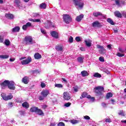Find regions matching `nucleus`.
Returning a JSON list of instances; mask_svg holds the SVG:
<instances>
[{"label":"nucleus","mask_w":126,"mask_h":126,"mask_svg":"<svg viewBox=\"0 0 126 126\" xmlns=\"http://www.w3.org/2000/svg\"><path fill=\"white\" fill-rule=\"evenodd\" d=\"M102 107H103V108H106V107H107V104L105 103V102H102L101 104Z\"/></svg>","instance_id":"55"},{"label":"nucleus","mask_w":126,"mask_h":126,"mask_svg":"<svg viewBox=\"0 0 126 126\" xmlns=\"http://www.w3.org/2000/svg\"><path fill=\"white\" fill-rule=\"evenodd\" d=\"M28 27H27V26H26V25H24L23 26L22 28L25 31H26V29H27Z\"/></svg>","instance_id":"52"},{"label":"nucleus","mask_w":126,"mask_h":126,"mask_svg":"<svg viewBox=\"0 0 126 126\" xmlns=\"http://www.w3.org/2000/svg\"><path fill=\"white\" fill-rule=\"evenodd\" d=\"M8 58H9V56L8 55H0V59H8Z\"/></svg>","instance_id":"36"},{"label":"nucleus","mask_w":126,"mask_h":126,"mask_svg":"<svg viewBox=\"0 0 126 126\" xmlns=\"http://www.w3.org/2000/svg\"><path fill=\"white\" fill-rule=\"evenodd\" d=\"M77 61L79 63H83V62L84 61V57H78Z\"/></svg>","instance_id":"24"},{"label":"nucleus","mask_w":126,"mask_h":126,"mask_svg":"<svg viewBox=\"0 0 126 126\" xmlns=\"http://www.w3.org/2000/svg\"><path fill=\"white\" fill-rule=\"evenodd\" d=\"M55 86L57 87V88H63V85L62 84H56Z\"/></svg>","instance_id":"38"},{"label":"nucleus","mask_w":126,"mask_h":126,"mask_svg":"<svg viewBox=\"0 0 126 126\" xmlns=\"http://www.w3.org/2000/svg\"><path fill=\"white\" fill-rule=\"evenodd\" d=\"M94 77H96L97 78H100V77H102V75L101 74H99V73H95L94 74Z\"/></svg>","instance_id":"33"},{"label":"nucleus","mask_w":126,"mask_h":126,"mask_svg":"<svg viewBox=\"0 0 126 126\" xmlns=\"http://www.w3.org/2000/svg\"><path fill=\"white\" fill-rule=\"evenodd\" d=\"M70 123H71V124H72V125H75L76 124H78L79 121L78 120H70L69 121Z\"/></svg>","instance_id":"30"},{"label":"nucleus","mask_w":126,"mask_h":126,"mask_svg":"<svg viewBox=\"0 0 126 126\" xmlns=\"http://www.w3.org/2000/svg\"><path fill=\"white\" fill-rule=\"evenodd\" d=\"M55 49L57 51H63V47L62 46H60V45H57L55 47Z\"/></svg>","instance_id":"26"},{"label":"nucleus","mask_w":126,"mask_h":126,"mask_svg":"<svg viewBox=\"0 0 126 126\" xmlns=\"http://www.w3.org/2000/svg\"><path fill=\"white\" fill-rule=\"evenodd\" d=\"M24 42L26 45H33V44H35V41L33 40V38L31 36H26L24 39Z\"/></svg>","instance_id":"1"},{"label":"nucleus","mask_w":126,"mask_h":126,"mask_svg":"<svg viewBox=\"0 0 126 126\" xmlns=\"http://www.w3.org/2000/svg\"><path fill=\"white\" fill-rule=\"evenodd\" d=\"M15 61V59H10V62H14Z\"/></svg>","instance_id":"64"},{"label":"nucleus","mask_w":126,"mask_h":126,"mask_svg":"<svg viewBox=\"0 0 126 126\" xmlns=\"http://www.w3.org/2000/svg\"><path fill=\"white\" fill-rule=\"evenodd\" d=\"M84 15L83 14H81L79 16H78L76 18V21H77L78 22H80L81 20H82V18H83Z\"/></svg>","instance_id":"16"},{"label":"nucleus","mask_w":126,"mask_h":126,"mask_svg":"<svg viewBox=\"0 0 126 126\" xmlns=\"http://www.w3.org/2000/svg\"><path fill=\"white\" fill-rule=\"evenodd\" d=\"M1 96L2 97V99L5 101H7L8 100H10L13 98V96L12 95H6L5 94L2 93L1 94Z\"/></svg>","instance_id":"6"},{"label":"nucleus","mask_w":126,"mask_h":126,"mask_svg":"<svg viewBox=\"0 0 126 126\" xmlns=\"http://www.w3.org/2000/svg\"><path fill=\"white\" fill-rule=\"evenodd\" d=\"M107 22H108V23H110V24H111V25H115V23H114V21H112V20L111 18H108L107 19Z\"/></svg>","instance_id":"31"},{"label":"nucleus","mask_w":126,"mask_h":126,"mask_svg":"<svg viewBox=\"0 0 126 126\" xmlns=\"http://www.w3.org/2000/svg\"><path fill=\"white\" fill-rule=\"evenodd\" d=\"M32 61V59L31 58V57H29L27 59L22 60L21 61V63L23 65L29 64V63H31Z\"/></svg>","instance_id":"8"},{"label":"nucleus","mask_w":126,"mask_h":126,"mask_svg":"<svg viewBox=\"0 0 126 126\" xmlns=\"http://www.w3.org/2000/svg\"><path fill=\"white\" fill-rule=\"evenodd\" d=\"M76 8H82L84 5L83 2L79 0H72Z\"/></svg>","instance_id":"3"},{"label":"nucleus","mask_w":126,"mask_h":126,"mask_svg":"<svg viewBox=\"0 0 126 126\" xmlns=\"http://www.w3.org/2000/svg\"><path fill=\"white\" fill-rule=\"evenodd\" d=\"M108 49H109V50H111L112 49V45L109 44L107 46Z\"/></svg>","instance_id":"60"},{"label":"nucleus","mask_w":126,"mask_h":126,"mask_svg":"<svg viewBox=\"0 0 126 126\" xmlns=\"http://www.w3.org/2000/svg\"><path fill=\"white\" fill-rule=\"evenodd\" d=\"M41 86L42 88H44V87H46V84H45V83H41Z\"/></svg>","instance_id":"56"},{"label":"nucleus","mask_w":126,"mask_h":126,"mask_svg":"<svg viewBox=\"0 0 126 126\" xmlns=\"http://www.w3.org/2000/svg\"><path fill=\"white\" fill-rule=\"evenodd\" d=\"M0 43H3V36L0 35Z\"/></svg>","instance_id":"46"},{"label":"nucleus","mask_w":126,"mask_h":126,"mask_svg":"<svg viewBox=\"0 0 126 126\" xmlns=\"http://www.w3.org/2000/svg\"><path fill=\"white\" fill-rule=\"evenodd\" d=\"M85 42L87 47H91V43H92V41L91 40H85Z\"/></svg>","instance_id":"18"},{"label":"nucleus","mask_w":126,"mask_h":126,"mask_svg":"<svg viewBox=\"0 0 126 126\" xmlns=\"http://www.w3.org/2000/svg\"><path fill=\"white\" fill-rule=\"evenodd\" d=\"M14 3H15L18 7H19V6H20L21 2L20 0H15Z\"/></svg>","instance_id":"32"},{"label":"nucleus","mask_w":126,"mask_h":126,"mask_svg":"<svg viewBox=\"0 0 126 126\" xmlns=\"http://www.w3.org/2000/svg\"><path fill=\"white\" fill-rule=\"evenodd\" d=\"M19 30H20V28H19V27H15L12 29V32H13V33L15 32H19Z\"/></svg>","instance_id":"21"},{"label":"nucleus","mask_w":126,"mask_h":126,"mask_svg":"<svg viewBox=\"0 0 126 126\" xmlns=\"http://www.w3.org/2000/svg\"><path fill=\"white\" fill-rule=\"evenodd\" d=\"M93 27H102V25L98 21H95L92 24Z\"/></svg>","instance_id":"11"},{"label":"nucleus","mask_w":126,"mask_h":126,"mask_svg":"<svg viewBox=\"0 0 126 126\" xmlns=\"http://www.w3.org/2000/svg\"><path fill=\"white\" fill-rule=\"evenodd\" d=\"M75 40L77 42H80V41H81V39H80V37L79 36H77L75 38Z\"/></svg>","instance_id":"47"},{"label":"nucleus","mask_w":126,"mask_h":126,"mask_svg":"<svg viewBox=\"0 0 126 126\" xmlns=\"http://www.w3.org/2000/svg\"><path fill=\"white\" fill-rule=\"evenodd\" d=\"M4 44L6 46H9L10 45V41L8 39H5L4 41Z\"/></svg>","instance_id":"37"},{"label":"nucleus","mask_w":126,"mask_h":126,"mask_svg":"<svg viewBox=\"0 0 126 126\" xmlns=\"http://www.w3.org/2000/svg\"><path fill=\"white\" fill-rule=\"evenodd\" d=\"M99 60L100 61V62H105V59H104V57H99Z\"/></svg>","instance_id":"48"},{"label":"nucleus","mask_w":126,"mask_h":126,"mask_svg":"<svg viewBox=\"0 0 126 126\" xmlns=\"http://www.w3.org/2000/svg\"><path fill=\"white\" fill-rule=\"evenodd\" d=\"M22 106L23 108L28 109V108H29V103L27 102H25L22 103Z\"/></svg>","instance_id":"22"},{"label":"nucleus","mask_w":126,"mask_h":126,"mask_svg":"<svg viewBox=\"0 0 126 126\" xmlns=\"http://www.w3.org/2000/svg\"><path fill=\"white\" fill-rule=\"evenodd\" d=\"M45 98V96H40L39 97V100H40V101H42V100H44V99Z\"/></svg>","instance_id":"57"},{"label":"nucleus","mask_w":126,"mask_h":126,"mask_svg":"<svg viewBox=\"0 0 126 126\" xmlns=\"http://www.w3.org/2000/svg\"><path fill=\"white\" fill-rule=\"evenodd\" d=\"M29 21H32V22L41 23V20L40 19H29Z\"/></svg>","instance_id":"29"},{"label":"nucleus","mask_w":126,"mask_h":126,"mask_svg":"<svg viewBox=\"0 0 126 126\" xmlns=\"http://www.w3.org/2000/svg\"><path fill=\"white\" fill-rule=\"evenodd\" d=\"M49 94H50V91L48 90H44L41 92V95H42L43 97H47Z\"/></svg>","instance_id":"12"},{"label":"nucleus","mask_w":126,"mask_h":126,"mask_svg":"<svg viewBox=\"0 0 126 126\" xmlns=\"http://www.w3.org/2000/svg\"><path fill=\"white\" fill-rule=\"evenodd\" d=\"M32 16L33 17H35V18H38V17H40V14H39V13H33L32 14Z\"/></svg>","instance_id":"35"},{"label":"nucleus","mask_w":126,"mask_h":126,"mask_svg":"<svg viewBox=\"0 0 126 126\" xmlns=\"http://www.w3.org/2000/svg\"><path fill=\"white\" fill-rule=\"evenodd\" d=\"M73 88L74 91H75V92H78V87H74Z\"/></svg>","instance_id":"50"},{"label":"nucleus","mask_w":126,"mask_h":126,"mask_svg":"<svg viewBox=\"0 0 126 126\" xmlns=\"http://www.w3.org/2000/svg\"><path fill=\"white\" fill-rule=\"evenodd\" d=\"M15 83L13 81H9V84H8V88L10 89V90H15Z\"/></svg>","instance_id":"7"},{"label":"nucleus","mask_w":126,"mask_h":126,"mask_svg":"<svg viewBox=\"0 0 126 126\" xmlns=\"http://www.w3.org/2000/svg\"><path fill=\"white\" fill-rule=\"evenodd\" d=\"M38 115H39L40 116H43L44 115V113H43V111L41 110L40 109L37 108V110H36V112H35Z\"/></svg>","instance_id":"27"},{"label":"nucleus","mask_w":126,"mask_h":126,"mask_svg":"<svg viewBox=\"0 0 126 126\" xmlns=\"http://www.w3.org/2000/svg\"><path fill=\"white\" fill-rule=\"evenodd\" d=\"M38 108L36 106H32L31 108L30 111L32 112V113H36Z\"/></svg>","instance_id":"20"},{"label":"nucleus","mask_w":126,"mask_h":126,"mask_svg":"<svg viewBox=\"0 0 126 126\" xmlns=\"http://www.w3.org/2000/svg\"><path fill=\"white\" fill-rule=\"evenodd\" d=\"M104 121L106 122V123H111L112 120L110 118L105 119Z\"/></svg>","instance_id":"42"},{"label":"nucleus","mask_w":126,"mask_h":126,"mask_svg":"<svg viewBox=\"0 0 126 126\" xmlns=\"http://www.w3.org/2000/svg\"><path fill=\"white\" fill-rule=\"evenodd\" d=\"M117 56H118V57H124V56H125V55L123 54H121L120 53H118L117 54Z\"/></svg>","instance_id":"51"},{"label":"nucleus","mask_w":126,"mask_h":126,"mask_svg":"<svg viewBox=\"0 0 126 126\" xmlns=\"http://www.w3.org/2000/svg\"><path fill=\"white\" fill-rule=\"evenodd\" d=\"M87 98H88V99H91V100H92V101H94V100H95V97H91V96L90 95H88L87 96Z\"/></svg>","instance_id":"41"},{"label":"nucleus","mask_w":126,"mask_h":126,"mask_svg":"<svg viewBox=\"0 0 126 126\" xmlns=\"http://www.w3.org/2000/svg\"><path fill=\"white\" fill-rule=\"evenodd\" d=\"M39 8L40 9H46V8H47V4L45 3H42L40 4Z\"/></svg>","instance_id":"17"},{"label":"nucleus","mask_w":126,"mask_h":126,"mask_svg":"<svg viewBox=\"0 0 126 126\" xmlns=\"http://www.w3.org/2000/svg\"><path fill=\"white\" fill-rule=\"evenodd\" d=\"M81 73L82 74V76L83 77H85V76H88L89 75L88 72L85 70L82 71Z\"/></svg>","instance_id":"25"},{"label":"nucleus","mask_w":126,"mask_h":126,"mask_svg":"<svg viewBox=\"0 0 126 126\" xmlns=\"http://www.w3.org/2000/svg\"><path fill=\"white\" fill-rule=\"evenodd\" d=\"M70 105H71V103L70 102H67L66 103L64 104V106L65 107H69V106H70Z\"/></svg>","instance_id":"45"},{"label":"nucleus","mask_w":126,"mask_h":126,"mask_svg":"<svg viewBox=\"0 0 126 126\" xmlns=\"http://www.w3.org/2000/svg\"><path fill=\"white\" fill-rule=\"evenodd\" d=\"M34 57L35 60H40V59H42V55L39 53H35Z\"/></svg>","instance_id":"14"},{"label":"nucleus","mask_w":126,"mask_h":126,"mask_svg":"<svg viewBox=\"0 0 126 126\" xmlns=\"http://www.w3.org/2000/svg\"><path fill=\"white\" fill-rule=\"evenodd\" d=\"M123 16H124V17H125V18H126V12H123L122 13Z\"/></svg>","instance_id":"61"},{"label":"nucleus","mask_w":126,"mask_h":126,"mask_svg":"<svg viewBox=\"0 0 126 126\" xmlns=\"http://www.w3.org/2000/svg\"><path fill=\"white\" fill-rule=\"evenodd\" d=\"M111 97H113V94L112 93H108L106 96V99H109Z\"/></svg>","instance_id":"34"},{"label":"nucleus","mask_w":126,"mask_h":126,"mask_svg":"<svg viewBox=\"0 0 126 126\" xmlns=\"http://www.w3.org/2000/svg\"><path fill=\"white\" fill-rule=\"evenodd\" d=\"M5 16L8 19H13V18H14V16H13L12 14H6Z\"/></svg>","instance_id":"19"},{"label":"nucleus","mask_w":126,"mask_h":126,"mask_svg":"<svg viewBox=\"0 0 126 126\" xmlns=\"http://www.w3.org/2000/svg\"><path fill=\"white\" fill-rule=\"evenodd\" d=\"M22 82L25 84H28V77L25 76L22 79Z\"/></svg>","instance_id":"23"},{"label":"nucleus","mask_w":126,"mask_h":126,"mask_svg":"<svg viewBox=\"0 0 126 126\" xmlns=\"http://www.w3.org/2000/svg\"><path fill=\"white\" fill-rule=\"evenodd\" d=\"M93 15L95 17H97V16H102V13L100 12H94L93 13Z\"/></svg>","instance_id":"28"},{"label":"nucleus","mask_w":126,"mask_h":126,"mask_svg":"<svg viewBox=\"0 0 126 126\" xmlns=\"http://www.w3.org/2000/svg\"><path fill=\"white\" fill-rule=\"evenodd\" d=\"M118 115H119V116H125V113H124V111L123 110H121L118 113Z\"/></svg>","instance_id":"40"},{"label":"nucleus","mask_w":126,"mask_h":126,"mask_svg":"<svg viewBox=\"0 0 126 126\" xmlns=\"http://www.w3.org/2000/svg\"><path fill=\"white\" fill-rule=\"evenodd\" d=\"M114 15L116 17H118L119 18H122L123 16H122V14L119 11H116L114 12Z\"/></svg>","instance_id":"15"},{"label":"nucleus","mask_w":126,"mask_h":126,"mask_svg":"<svg viewBox=\"0 0 126 126\" xmlns=\"http://www.w3.org/2000/svg\"><path fill=\"white\" fill-rule=\"evenodd\" d=\"M51 35L54 38H56V39H58L59 38V33L57 32L56 31H52L51 32Z\"/></svg>","instance_id":"13"},{"label":"nucleus","mask_w":126,"mask_h":126,"mask_svg":"<svg viewBox=\"0 0 126 126\" xmlns=\"http://www.w3.org/2000/svg\"><path fill=\"white\" fill-rule=\"evenodd\" d=\"M80 49L81 51H85V48L84 47H81Z\"/></svg>","instance_id":"62"},{"label":"nucleus","mask_w":126,"mask_h":126,"mask_svg":"<svg viewBox=\"0 0 126 126\" xmlns=\"http://www.w3.org/2000/svg\"><path fill=\"white\" fill-rule=\"evenodd\" d=\"M68 42H69V43H72V42H73V37L70 36L69 37Z\"/></svg>","instance_id":"44"},{"label":"nucleus","mask_w":126,"mask_h":126,"mask_svg":"<svg viewBox=\"0 0 126 126\" xmlns=\"http://www.w3.org/2000/svg\"><path fill=\"white\" fill-rule=\"evenodd\" d=\"M94 90L95 93V95H96V96H99L102 95V92L104 91V87L99 86L94 88Z\"/></svg>","instance_id":"2"},{"label":"nucleus","mask_w":126,"mask_h":126,"mask_svg":"<svg viewBox=\"0 0 126 126\" xmlns=\"http://www.w3.org/2000/svg\"><path fill=\"white\" fill-rule=\"evenodd\" d=\"M96 48L97 49H99V53L101 54V55H104L107 52V51H106V50L104 48V46H102L99 44H97L96 45Z\"/></svg>","instance_id":"5"},{"label":"nucleus","mask_w":126,"mask_h":126,"mask_svg":"<svg viewBox=\"0 0 126 126\" xmlns=\"http://www.w3.org/2000/svg\"><path fill=\"white\" fill-rule=\"evenodd\" d=\"M85 120H90V117L88 116H85L84 117Z\"/></svg>","instance_id":"58"},{"label":"nucleus","mask_w":126,"mask_h":126,"mask_svg":"<svg viewBox=\"0 0 126 126\" xmlns=\"http://www.w3.org/2000/svg\"><path fill=\"white\" fill-rule=\"evenodd\" d=\"M81 96L82 98H85L87 96V93L84 92L82 93Z\"/></svg>","instance_id":"39"},{"label":"nucleus","mask_w":126,"mask_h":126,"mask_svg":"<svg viewBox=\"0 0 126 126\" xmlns=\"http://www.w3.org/2000/svg\"><path fill=\"white\" fill-rule=\"evenodd\" d=\"M63 19L65 23H66V24H68V23H70V22H71V21H72V19L71 18V17H70V16H69L68 14L63 15Z\"/></svg>","instance_id":"4"},{"label":"nucleus","mask_w":126,"mask_h":126,"mask_svg":"<svg viewBox=\"0 0 126 126\" xmlns=\"http://www.w3.org/2000/svg\"><path fill=\"white\" fill-rule=\"evenodd\" d=\"M40 31L42 34H46V31H45V30L41 29Z\"/></svg>","instance_id":"53"},{"label":"nucleus","mask_w":126,"mask_h":126,"mask_svg":"<svg viewBox=\"0 0 126 126\" xmlns=\"http://www.w3.org/2000/svg\"><path fill=\"white\" fill-rule=\"evenodd\" d=\"M63 98L64 100H70V98H71L69 95H68V94L67 92H65L63 94Z\"/></svg>","instance_id":"10"},{"label":"nucleus","mask_w":126,"mask_h":126,"mask_svg":"<svg viewBox=\"0 0 126 126\" xmlns=\"http://www.w3.org/2000/svg\"><path fill=\"white\" fill-rule=\"evenodd\" d=\"M119 50L121 53H125V50L122 49V48H119Z\"/></svg>","instance_id":"59"},{"label":"nucleus","mask_w":126,"mask_h":126,"mask_svg":"<svg viewBox=\"0 0 126 126\" xmlns=\"http://www.w3.org/2000/svg\"><path fill=\"white\" fill-rule=\"evenodd\" d=\"M26 25L27 27H31L32 24H31V23H30V22H28V23L26 24Z\"/></svg>","instance_id":"54"},{"label":"nucleus","mask_w":126,"mask_h":126,"mask_svg":"<svg viewBox=\"0 0 126 126\" xmlns=\"http://www.w3.org/2000/svg\"><path fill=\"white\" fill-rule=\"evenodd\" d=\"M9 83V80H5L3 82L0 83L2 89H4L6 86H8V84Z\"/></svg>","instance_id":"9"},{"label":"nucleus","mask_w":126,"mask_h":126,"mask_svg":"<svg viewBox=\"0 0 126 126\" xmlns=\"http://www.w3.org/2000/svg\"><path fill=\"white\" fill-rule=\"evenodd\" d=\"M25 59H26V57H22L20 58V61H22V60H25Z\"/></svg>","instance_id":"63"},{"label":"nucleus","mask_w":126,"mask_h":126,"mask_svg":"<svg viewBox=\"0 0 126 126\" xmlns=\"http://www.w3.org/2000/svg\"><path fill=\"white\" fill-rule=\"evenodd\" d=\"M64 123H63V122H60L58 124V126H64Z\"/></svg>","instance_id":"49"},{"label":"nucleus","mask_w":126,"mask_h":126,"mask_svg":"<svg viewBox=\"0 0 126 126\" xmlns=\"http://www.w3.org/2000/svg\"><path fill=\"white\" fill-rule=\"evenodd\" d=\"M115 3L118 6H121V4L120 3V0H115Z\"/></svg>","instance_id":"43"}]
</instances>
